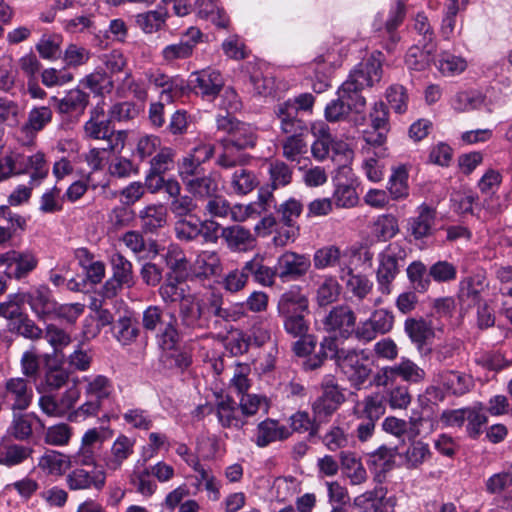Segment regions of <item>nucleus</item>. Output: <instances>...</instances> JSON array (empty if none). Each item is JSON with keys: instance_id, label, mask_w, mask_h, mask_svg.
<instances>
[{"instance_id": "nucleus-20", "label": "nucleus", "mask_w": 512, "mask_h": 512, "mask_svg": "<svg viewBox=\"0 0 512 512\" xmlns=\"http://www.w3.org/2000/svg\"><path fill=\"white\" fill-rule=\"evenodd\" d=\"M202 32L196 27H189L178 43L167 45L161 54L166 62L187 59L192 56L196 45L201 41Z\"/></svg>"}, {"instance_id": "nucleus-64", "label": "nucleus", "mask_w": 512, "mask_h": 512, "mask_svg": "<svg viewBox=\"0 0 512 512\" xmlns=\"http://www.w3.org/2000/svg\"><path fill=\"white\" fill-rule=\"evenodd\" d=\"M176 152L170 147H161L150 160V171L154 174H164L174 166Z\"/></svg>"}, {"instance_id": "nucleus-8", "label": "nucleus", "mask_w": 512, "mask_h": 512, "mask_svg": "<svg viewBox=\"0 0 512 512\" xmlns=\"http://www.w3.org/2000/svg\"><path fill=\"white\" fill-rule=\"evenodd\" d=\"M32 399L33 389L26 378H8L0 387V400L12 412L25 411L31 405Z\"/></svg>"}, {"instance_id": "nucleus-60", "label": "nucleus", "mask_w": 512, "mask_h": 512, "mask_svg": "<svg viewBox=\"0 0 512 512\" xmlns=\"http://www.w3.org/2000/svg\"><path fill=\"white\" fill-rule=\"evenodd\" d=\"M69 376L70 373L61 366H47L43 379L45 390L49 392L59 390L67 384Z\"/></svg>"}, {"instance_id": "nucleus-57", "label": "nucleus", "mask_w": 512, "mask_h": 512, "mask_svg": "<svg viewBox=\"0 0 512 512\" xmlns=\"http://www.w3.org/2000/svg\"><path fill=\"white\" fill-rule=\"evenodd\" d=\"M484 97L477 91H461L451 99V106L457 112H467L479 108Z\"/></svg>"}, {"instance_id": "nucleus-4", "label": "nucleus", "mask_w": 512, "mask_h": 512, "mask_svg": "<svg viewBox=\"0 0 512 512\" xmlns=\"http://www.w3.org/2000/svg\"><path fill=\"white\" fill-rule=\"evenodd\" d=\"M385 413L384 397L379 393L366 396L353 408L355 435L359 441L369 440L375 431L377 421Z\"/></svg>"}, {"instance_id": "nucleus-33", "label": "nucleus", "mask_w": 512, "mask_h": 512, "mask_svg": "<svg viewBox=\"0 0 512 512\" xmlns=\"http://www.w3.org/2000/svg\"><path fill=\"white\" fill-rule=\"evenodd\" d=\"M62 114H82L89 104V94L79 88L69 90L61 99L52 97Z\"/></svg>"}, {"instance_id": "nucleus-24", "label": "nucleus", "mask_w": 512, "mask_h": 512, "mask_svg": "<svg viewBox=\"0 0 512 512\" xmlns=\"http://www.w3.org/2000/svg\"><path fill=\"white\" fill-rule=\"evenodd\" d=\"M404 330L421 355L432 352L430 348L426 347L427 340L434 337V330L429 322L423 318H407Z\"/></svg>"}, {"instance_id": "nucleus-46", "label": "nucleus", "mask_w": 512, "mask_h": 512, "mask_svg": "<svg viewBox=\"0 0 512 512\" xmlns=\"http://www.w3.org/2000/svg\"><path fill=\"white\" fill-rule=\"evenodd\" d=\"M408 469H416L430 459L429 445L421 440H413L402 455Z\"/></svg>"}, {"instance_id": "nucleus-53", "label": "nucleus", "mask_w": 512, "mask_h": 512, "mask_svg": "<svg viewBox=\"0 0 512 512\" xmlns=\"http://www.w3.org/2000/svg\"><path fill=\"white\" fill-rule=\"evenodd\" d=\"M394 366L397 378H401L405 382L418 384L425 380V370L409 358H401V361Z\"/></svg>"}, {"instance_id": "nucleus-5", "label": "nucleus", "mask_w": 512, "mask_h": 512, "mask_svg": "<svg viewBox=\"0 0 512 512\" xmlns=\"http://www.w3.org/2000/svg\"><path fill=\"white\" fill-rule=\"evenodd\" d=\"M407 257L405 248L399 242L388 244L385 249L378 255V268L376 271V279L378 289L382 294L391 293V285L400 273Z\"/></svg>"}, {"instance_id": "nucleus-35", "label": "nucleus", "mask_w": 512, "mask_h": 512, "mask_svg": "<svg viewBox=\"0 0 512 512\" xmlns=\"http://www.w3.org/2000/svg\"><path fill=\"white\" fill-rule=\"evenodd\" d=\"M487 288L485 278L477 275L470 277L461 283L458 298L468 307L481 305L482 295Z\"/></svg>"}, {"instance_id": "nucleus-63", "label": "nucleus", "mask_w": 512, "mask_h": 512, "mask_svg": "<svg viewBox=\"0 0 512 512\" xmlns=\"http://www.w3.org/2000/svg\"><path fill=\"white\" fill-rule=\"evenodd\" d=\"M340 285L333 277H327L319 285L316 292V301L319 306H327L335 302L340 295Z\"/></svg>"}, {"instance_id": "nucleus-30", "label": "nucleus", "mask_w": 512, "mask_h": 512, "mask_svg": "<svg viewBox=\"0 0 512 512\" xmlns=\"http://www.w3.org/2000/svg\"><path fill=\"white\" fill-rule=\"evenodd\" d=\"M161 257L170 270L171 275L185 278L190 268L185 251L178 244H170L161 254Z\"/></svg>"}, {"instance_id": "nucleus-13", "label": "nucleus", "mask_w": 512, "mask_h": 512, "mask_svg": "<svg viewBox=\"0 0 512 512\" xmlns=\"http://www.w3.org/2000/svg\"><path fill=\"white\" fill-rule=\"evenodd\" d=\"M322 389L321 396L312 405L314 415L319 420L331 416L345 400L344 394L332 377L325 379Z\"/></svg>"}, {"instance_id": "nucleus-45", "label": "nucleus", "mask_w": 512, "mask_h": 512, "mask_svg": "<svg viewBox=\"0 0 512 512\" xmlns=\"http://www.w3.org/2000/svg\"><path fill=\"white\" fill-rule=\"evenodd\" d=\"M186 190L195 198L207 199L214 196L218 191V184L211 175L204 173L184 184Z\"/></svg>"}, {"instance_id": "nucleus-55", "label": "nucleus", "mask_w": 512, "mask_h": 512, "mask_svg": "<svg viewBox=\"0 0 512 512\" xmlns=\"http://www.w3.org/2000/svg\"><path fill=\"white\" fill-rule=\"evenodd\" d=\"M387 189L394 200L403 199L408 196V172L404 166L393 169L389 177Z\"/></svg>"}, {"instance_id": "nucleus-52", "label": "nucleus", "mask_w": 512, "mask_h": 512, "mask_svg": "<svg viewBox=\"0 0 512 512\" xmlns=\"http://www.w3.org/2000/svg\"><path fill=\"white\" fill-rule=\"evenodd\" d=\"M407 277L415 292L425 293L431 284L429 270L421 261H413L406 269Z\"/></svg>"}, {"instance_id": "nucleus-39", "label": "nucleus", "mask_w": 512, "mask_h": 512, "mask_svg": "<svg viewBox=\"0 0 512 512\" xmlns=\"http://www.w3.org/2000/svg\"><path fill=\"white\" fill-rule=\"evenodd\" d=\"M23 411L12 412V421L8 428V432L16 440L25 441L32 436L33 421L40 422L35 413H22Z\"/></svg>"}, {"instance_id": "nucleus-9", "label": "nucleus", "mask_w": 512, "mask_h": 512, "mask_svg": "<svg viewBox=\"0 0 512 512\" xmlns=\"http://www.w3.org/2000/svg\"><path fill=\"white\" fill-rule=\"evenodd\" d=\"M112 277L108 279L103 291L106 297L115 296L123 287H131L134 284L132 263L119 252L110 256Z\"/></svg>"}, {"instance_id": "nucleus-51", "label": "nucleus", "mask_w": 512, "mask_h": 512, "mask_svg": "<svg viewBox=\"0 0 512 512\" xmlns=\"http://www.w3.org/2000/svg\"><path fill=\"white\" fill-rule=\"evenodd\" d=\"M26 303L23 292L10 294L7 300L0 303V316L8 320V323L17 321L27 313L23 311V305Z\"/></svg>"}, {"instance_id": "nucleus-22", "label": "nucleus", "mask_w": 512, "mask_h": 512, "mask_svg": "<svg viewBox=\"0 0 512 512\" xmlns=\"http://www.w3.org/2000/svg\"><path fill=\"white\" fill-rule=\"evenodd\" d=\"M213 411L223 428L241 429L246 424L238 403L230 396L219 397Z\"/></svg>"}, {"instance_id": "nucleus-16", "label": "nucleus", "mask_w": 512, "mask_h": 512, "mask_svg": "<svg viewBox=\"0 0 512 512\" xmlns=\"http://www.w3.org/2000/svg\"><path fill=\"white\" fill-rule=\"evenodd\" d=\"M275 114L280 122V130L286 137H307L309 128L297 114L291 99L279 103L275 108Z\"/></svg>"}, {"instance_id": "nucleus-1", "label": "nucleus", "mask_w": 512, "mask_h": 512, "mask_svg": "<svg viewBox=\"0 0 512 512\" xmlns=\"http://www.w3.org/2000/svg\"><path fill=\"white\" fill-rule=\"evenodd\" d=\"M216 125L218 132L223 133L218 140L221 152L217 157L216 165L223 169H229L245 164L248 157L242 151L255 146V129L230 114L219 115Z\"/></svg>"}, {"instance_id": "nucleus-23", "label": "nucleus", "mask_w": 512, "mask_h": 512, "mask_svg": "<svg viewBox=\"0 0 512 512\" xmlns=\"http://www.w3.org/2000/svg\"><path fill=\"white\" fill-rule=\"evenodd\" d=\"M106 474L102 470L89 472L83 468H75L66 476V484L70 490H86L94 488L100 491L105 486Z\"/></svg>"}, {"instance_id": "nucleus-32", "label": "nucleus", "mask_w": 512, "mask_h": 512, "mask_svg": "<svg viewBox=\"0 0 512 512\" xmlns=\"http://www.w3.org/2000/svg\"><path fill=\"white\" fill-rule=\"evenodd\" d=\"M140 227L145 233H156L167 222V209L162 204H150L139 211Z\"/></svg>"}, {"instance_id": "nucleus-27", "label": "nucleus", "mask_w": 512, "mask_h": 512, "mask_svg": "<svg viewBox=\"0 0 512 512\" xmlns=\"http://www.w3.org/2000/svg\"><path fill=\"white\" fill-rule=\"evenodd\" d=\"M277 309L280 316L302 314L308 312V299L300 286L293 285L281 295Z\"/></svg>"}, {"instance_id": "nucleus-42", "label": "nucleus", "mask_w": 512, "mask_h": 512, "mask_svg": "<svg viewBox=\"0 0 512 512\" xmlns=\"http://www.w3.org/2000/svg\"><path fill=\"white\" fill-rule=\"evenodd\" d=\"M259 184L255 173L244 167L237 168L231 175L229 186L237 195H246Z\"/></svg>"}, {"instance_id": "nucleus-6", "label": "nucleus", "mask_w": 512, "mask_h": 512, "mask_svg": "<svg viewBox=\"0 0 512 512\" xmlns=\"http://www.w3.org/2000/svg\"><path fill=\"white\" fill-rule=\"evenodd\" d=\"M381 78V61L373 55L366 61L359 63L350 72L347 80L341 85L342 95H346V92H350L354 96L361 95V91L365 87H372L375 83L380 82Z\"/></svg>"}, {"instance_id": "nucleus-12", "label": "nucleus", "mask_w": 512, "mask_h": 512, "mask_svg": "<svg viewBox=\"0 0 512 512\" xmlns=\"http://www.w3.org/2000/svg\"><path fill=\"white\" fill-rule=\"evenodd\" d=\"M275 265L276 273L282 281H295L306 275L311 261L305 254L286 251L278 257Z\"/></svg>"}, {"instance_id": "nucleus-18", "label": "nucleus", "mask_w": 512, "mask_h": 512, "mask_svg": "<svg viewBox=\"0 0 512 512\" xmlns=\"http://www.w3.org/2000/svg\"><path fill=\"white\" fill-rule=\"evenodd\" d=\"M26 303L38 320H51V314L55 311L56 300L51 290L46 285H40L28 292H23Z\"/></svg>"}, {"instance_id": "nucleus-41", "label": "nucleus", "mask_w": 512, "mask_h": 512, "mask_svg": "<svg viewBox=\"0 0 512 512\" xmlns=\"http://www.w3.org/2000/svg\"><path fill=\"white\" fill-rule=\"evenodd\" d=\"M389 131L380 129H367L363 131V140L365 145L362 146L363 154H372L377 158H384L386 156L387 148L385 147L387 140V133Z\"/></svg>"}, {"instance_id": "nucleus-17", "label": "nucleus", "mask_w": 512, "mask_h": 512, "mask_svg": "<svg viewBox=\"0 0 512 512\" xmlns=\"http://www.w3.org/2000/svg\"><path fill=\"white\" fill-rule=\"evenodd\" d=\"M433 381L441 386L446 392L462 396L468 393L474 386L470 375L452 369L441 368L433 373Z\"/></svg>"}, {"instance_id": "nucleus-48", "label": "nucleus", "mask_w": 512, "mask_h": 512, "mask_svg": "<svg viewBox=\"0 0 512 512\" xmlns=\"http://www.w3.org/2000/svg\"><path fill=\"white\" fill-rule=\"evenodd\" d=\"M8 331L31 341L43 338V330L35 323L28 314L21 319L7 323Z\"/></svg>"}, {"instance_id": "nucleus-49", "label": "nucleus", "mask_w": 512, "mask_h": 512, "mask_svg": "<svg viewBox=\"0 0 512 512\" xmlns=\"http://www.w3.org/2000/svg\"><path fill=\"white\" fill-rule=\"evenodd\" d=\"M200 222L201 219L194 214L187 218L176 220L174 223L176 238L184 242L197 240L200 237Z\"/></svg>"}, {"instance_id": "nucleus-61", "label": "nucleus", "mask_w": 512, "mask_h": 512, "mask_svg": "<svg viewBox=\"0 0 512 512\" xmlns=\"http://www.w3.org/2000/svg\"><path fill=\"white\" fill-rule=\"evenodd\" d=\"M238 406L243 419L255 415L261 408L268 412L269 403L265 396L257 394H243L239 400Z\"/></svg>"}, {"instance_id": "nucleus-2", "label": "nucleus", "mask_w": 512, "mask_h": 512, "mask_svg": "<svg viewBox=\"0 0 512 512\" xmlns=\"http://www.w3.org/2000/svg\"><path fill=\"white\" fill-rule=\"evenodd\" d=\"M222 303V298L217 295H212L208 300L194 295L183 297L178 309L179 328L182 334L186 331L208 329L212 317L216 318L213 321L215 326L220 325L221 320L227 322L235 320L234 314L229 309L223 308Z\"/></svg>"}, {"instance_id": "nucleus-21", "label": "nucleus", "mask_w": 512, "mask_h": 512, "mask_svg": "<svg viewBox=\"0 0 512 512\" xmlns=\"http://www.w3.org/2000/svg\"><path fill=\"white\" fill-rule=\"evenodd\" d=\"M53 118L52 109L48 106H35L28 112L27 121L21 128L24 134L22 144L31 146L34 144L36 135L42 131Z\"/></svg>"}, {"instance_id": "nucleus-47", "label": "nucleus", "mask_w": 512, "mask_h": 512, "mask_svg": "<svg viewBox=\"0 0 512 512\" xmlns=\"http://www.w3.org/2000/svg\"><path fill=\"white\" fill-rule=\"evenodd\" d=\"M414 30L418 35L417 45L428 52H435L436 42L434 30L424 13H418L415 17Z\"/></svg>"}, {"instance_id": "nucleus-37", "label": "nucleus", "mask_w": 512, "mask_h": 512, "mask_svg": "<svg viewBox=\"0 0 512 512\" xmlns=\"http://www.w3.org/2000/svg\"><path fill=\"white\" fill-rule=\"evenodd\" d=\"M406 15V7L402 1H397L395 6L391 8L388 18L384 25V34L388 37L386 49L391 52L400 40L397 28L403 23Z\"/></svg>"}, {"instance_id": "nucleus-19", "label": "nucleus", "mask_w": 512, "mask_h": 512, "mask_svg": "<svg viewBox=\"0 0 512 512\" xmlns=\"http://www.w3.org/2000/svg\"><path fill=\"white\" fill-rule=\"evenodd\" d=\"M18 173L29 175V184L40 186L49 175V164L44 152L37 151L32 155L18 154Z\"/></svg>"}, {"instance_id": "nucleus-58", "label": "nucleus", "mask_w": 512, "mask_h": 512, "mask_svg": "<svg viewBox=\"0 0 512 512\" xmlns=\"http://www.w3.org/2000/svg\"><path fill=\"white\" fill-rule=\"evenodd\" d=\"M398 231V220L391 214L380 215L374 221L373 233L378 240L387 241L393 238Z\"/></svg>"}, {"instance_id": "nucleus-59", "label": "nucleus", "mask_w": 512, "mask_h": 512, "mask_svg": "<svg viewBox=\"0 0 512 512\" xmlns=\"http://www.w3.org/2000/svg\"><path fill=\"white\" fill-rule=\"evenodd\" d=\"M64 197L61 189L53 186L42 194L39 202V211L44 214H54L63 210Z\"/></svg>"}, {"instance_id": "nucleus-43", "label": "nucleus", "mask_w": 512, "mask_h": 512, "mask_svg": "<svg viewBox=\"0 0 512 512\" xmlns=\"http://www.w3.org/2000/svg\"><path fill=\"white\" fill-rule=\"evenodd\" d=\"M217 0H195V8L200 18L210 20L214 25L220 28L228 26V17L224 10L219 8Z\"/></svg>"}, {"instance_id": "nucleus-15", "label": "nucleus", "mask_w": 512, "mask_h": 512, "mask_svg": "<svg viewBox=\"0 0 512 512\" xmlns=\"http://www.w3.org/2000/svg\"><path fill=\"white\" fill-rule=\"evenodd\" d=\"M356 323V315L350 306L340 304L332 307L322 319L323 328L327 332H339L343 338H348Z\"/></svg>"}, {"instance_id": "nucleus-29", "label": "nucleus", "mask_w": 512, "mask_h": 512, "mask_svg": "<svg viewBox=\"0 0 512 512\" xmlns=\"http://www.w3.org/2000/svg\"><path fill=\"white\" fill-rule=\"evenodd\" d=\"M83 381L85 383V397L101 404H104L105 400L109 399L113 392V383L105 375L84 376Z\"/></svg>"}, {"instance_id": "nucleus-40", "label": "nucleus", "mask_w": 512, "mask_h": 512, "mask_svg": "<svg viewBox=\"0 0 512 512\" xmlns=\"http://www.w3.org/2000/svg\"><path fill=\"white\" fill-rule=\"evenodd\" d=\"M33 449L20 444H0V465L13 467L22 464L31 457Z\"/></svg>"}, {"instance_id": "nucleus-62", "label": "nucleus", "mask_w": 512, "mask_h": 512, "mask_svg": "<svg viewBox=\"0 0 512 512\" xmlns=\"http://www.w3.org/2000/svg\"><path fill=\"white\" fill-rule=\"evenodd\" d=\"M272 190L288 185L292 180V169L283 161L276 160L269 165Z\"/></svg>"}, {"instance_id": "nucleus-10", "label": "nucleus", "mask_w": 512, "mask_h": 512, "mask_svg": "<svg viewBox=\"0 0 512 512\" xmlns=\"http://www.w3.org/2000/svg\"><path fill=\"white\" fill-rule=\"evenodd\" d=\"M342 95V86L337 91V98L331 100L325 107V118L329 122H338L345 119L351 111H363L366 100L362 95L346 92Z\"/></svg>"}, {"instance_id": "nucleus-7", "label": "nucleus", "mask_w": 512, "mask_h": 512, "mask_svg": "<svg viewBox=\"0 0 512 512\" xmlns=\"http://www.w3.org/2000/svg\"><path fill=\"white\" fill-rule=\"evenodd\" d=\"M368 357L364 351L355 349H347L341 352L337 367L344 374L350 385L360 390L369 379L372 372L367 364Z\"/></svg>"}, {"instance_id": "nucleus-34", "label": "nucleus", "mask_w": 512, "mask_h": 512, "mask_svg": "<svg viewBox=\"0 0 512 512\" xmlns=\"http://www.w3.org/2000/svg\"><path fill=\"white\" fill-rule=\"evenodd\" d=\"M38 467L48 475L63 476L72 467L71 458L56 450H47L38 460Z\"/></svg>"}, {"instance_id": "nucleus-26", "label": "nucleus", "mask_w": 512, "mask_h": 512, "mask_svg": "<svg viewBox=\"0 0 512 512\" xmlns=\"http://www.w3.org/2000/svg\"><path fill=\"white\" fill-rule=\"evenodd\" d=\"M291 436V431L283 425H279L277 420L267 418L261 421L257 426L255 444L264 448L276 441H283Z\"/></svg>"}, {"instance_id": "nucleus-3", "label": "nucleus", "mask_w": 512, "mask_h": 512, "mask_svg": "<svg viewBox=\"0 0 512 512\" xmlns=\"http://www.w3.org/2000/svg\"><path fill=\"white\" fill-rule=\"evenodd\" d=\"M142 327L154 333L162 351L174 350L182 340V331L175 313L157 305L148 306L143 311Z\"/></svg>"}, {"instance_id": "nucleus-14", "label": "nucleus", "mask_w": 512, "mask_h": 512, "mask_svg": "<svg viewBox=\"0 0 512 512\" xmlns=\"http://www.w3.org/2000/svg\"><path fill=\"white\" fill-rule=\"evenodd\" d=\"M189 83L196 94L214 99L224 87V78L218 70L206 68L193 72Z\"/></svg>"}, {"instance_id": "nucleus-44", "label": "nucleus", "mask_w": 512, "mask_h": 512, "mask_svg": "<svg viewBox=\"0 0 512 512\" xmlns=\"http://www.w3.org/2000/svg\"><path fill=\"white\" fill-rule=\"evenodd\" d=\"M135 440L119 435L111 448V458L107 461V467L111 470H117L122 463L133 454Z\"/></svg>"}, {"instance_id": "nucleus-50", "label": "nucleus", "mask_w": 512, "mask_h": 512, "mask_svg": "<svg viewBox=\"0 0 512 512\" xmlns=\"http://www.w3.org/2000/svg\"><path fill=\"white\" fill-rule=\"evenodd\" d=\"M167 13L162 10H151L139 13L135 16V22L146 34H152L159 31L165 24Z\"/></svg>"}, {"instance_id": "nucleus-56", "label": "nucleus", "mask_w": 512, "mask_h": 512, "mask_svg": "<svg viewBox=\"0 0 512 512\" xmlns=\"http://www.w3.org/2000/svg\"><path fill=\"white\" fill-rule=\"evenodd\" d=\"M316 140L311 147L312 155L315 159L323 161L330 156L331 145H333V137L329 127L322 124L320 128L314 132Z\"/></svg>"}, {"instance_id": "nucleus-31", "label": "nucleus", "mask_w": 512, "mask_h": 512, "mask_svg": "<svg viewBox=\"0 0 512 512\" xmlns=\"http://www.w3.org/2000/svg\"><path fill=\"white\" fill-rule=\"evenodd\" d=\"M221 238L231 251H244L251 247L255 240L251 231L239 224L224 227Z\"/></svg>"}, {"instance_id": "nucleus-54", "label": "nucleus", "mask_w": 512, "mask_h": 512, "mask_svg": "<svg viewBox=\"0 0 512 512\" xmlns=\"http://www.w3.org/2000/svg\"><path fill=\"white\" fill-rule=\"evenodd\" d=\"M81 84L96 95L108 94L113 90L114 82L104 71H94L81 80Z\"/></svg>"}, {"instance_id": "nucleus-36", "label": "nucleus", "mask_w": 512, "mask_h": 512, "mask_svg": "<svg viewBox=\"0 0 512 512\" xmlns=\"http://www.w3.org/2000/svg\"><path fill=\"white\" fill-rule=\"evenodd\" d=\"M435 220V210L427 205L418 208V215L409 219L408 231L415 239H422L431 234Z\"/></svg>"}, {"instance_id": "nucleus-38", "label": "nucleus", "mask_w": 512, "mask_h": 512, "mask_svg": "<svg viewBox=\"0 0 512 512\" xmlns=\"http://www.w3.org/2000/svg\"><path fill=\"white\" fill-rule=\"evenodd\" d=\"M245 271L249 277L252 276L254 281L264 287H270L278 276L276 265L272 268L264 264L263 259L259 256L253 257L245 262Z\"/></svg>"}, {"instance_id": "nucleus-28", "label": "nucleus", "mask_w": 512, "mask_h": 512, "mask_svg": "<svg viewBox=\"0 0 512 512\" xmlns=\"http://www.w3.org/2000/svg\"><path fill=\"white\" fill-rule=\"evenodd\" d=\"M340 279L345 287L358 300L365 299L373 289V282L363 274H354L350 267L340 269Z\"/></svg>"}, {"instance_id": "nucleus-25", "label": "nucleus", "mask_w": 512, "mask_h": 512, "mask_svg": "<svg viewBox=\"0 0 512 512\" xmlns=\"http://www.w3.org/2000/svg\"><path fill=\"white\" fill-rule=\"evenodd\" d=\"M115 339L123 346L134 343L140 334L138 321L131 311L120 313L112 326Z\"/></svg>"}, {"instance_id": "nucleus-11", "label": "nucleus", "mask_w": 512, "mask_h": 512, "mask_svg": "<svg viewBox=\"0 0 512 512\" xmlns=\"http://www.w3.org/2000/svg\"><path fill=\"white\" fill-rule=\"evenodd\" d=\"M0 265L6 266L8 277L20 280L37 267L38 259L30 250H9L0 254Z\"/></svg>"}]
</instances>
